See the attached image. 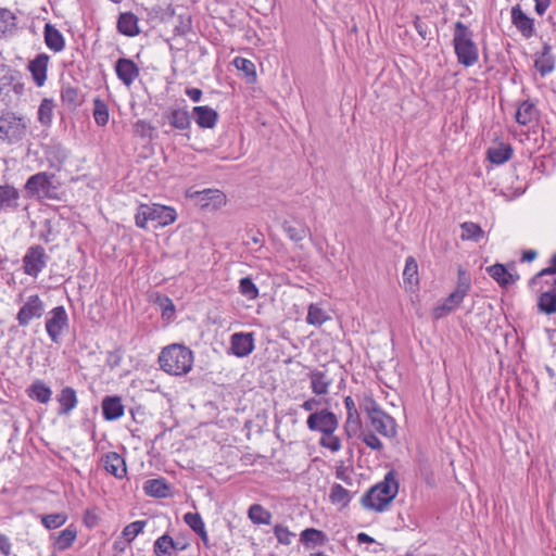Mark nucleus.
<instances>
[{"label": "nucleus", "mask_w": 556, "mask_h": 556, "mask_svg": "<svg viewBox=\"0 0 556 556\" xmlns=\"http://www.w3.org/2000/svg\"><path fill=\"white\" fill-rule=\"evenodd\" d=\"M282 228L290 240L294 242H300L305 239L309 233V228L304 224L298 222L295 225L290 222H285Z\"/></svg>", "instance_id": "36"}, {"label": "nucleus", "mask_w": 556, "mask_h": 556, "mask_svg": "<svg viewBox=\"0 0 556 556\" xmlns=\"http://www.w3.org/2000/svg\"><path fill=\"white\" fill-rule=\"evenodd\" d=\"M239 292L248 300H255L258 296V288L250 277H243L240 279Z\"/></svg>", "instance_id": "49"}, {"label": "nucleus", "mask_w": 556, "mask_h": 556, "mask_svg": "<svg viewBox=\"0 0 556 556\" xmlns=\"http://www.w3.org/2000/svg\"><path fill=\"white\" fill-rule=\"evenodd\" d=\"M48 255L41 245L27 249L23 257V269L28 276L36 278L47 265Z\"/></svg>", "instance_id": "9"}, {"label": "nucleus", "mask_w": 556, "mask_h": 556, "mask_svg": "<svg viewBox=\"0 0 556 556\" xmlns=\"http://www.w3.org/2000/svg\"><path fill=\"white\" fill-rule=\"evenodd\" d=\"M254 350L253 332H236L230 337V351L237 357H245Z\"/></svg>", "instance_id": "14"}, {"label": "nucleus", "mask_w": 556, "mask_h": 556, "mask_svg": "<svg viewBox=\"0 0 556 556\" xmlns=\"http://www.w3.org/2000/svg\"><path fill=\"white\" fill-rule=\"evenodd\" d=\"M68 328V315L64 306L52 308L46 319V331L53 343L59 344L63 332Z\"/></svg>", "instance_id": "7"}, {"label": "nucleus", "mask_w": 556, "mask_h": 556, "mask_svg": "<svg viewBox=\"0 0 556 556\" xmlns=\"http://www.w3.org/2000/svg\"><path fill=\"white\" fill-rule=\"evenodd\" d=\"M25 135L26 124L22 117H17L11 112L0 115V139L15 142L23 139Z\"/></svg>", "instance_id": "6"}, {"label": "nucleus", "mask_w": 556, "mask_h": 556, "mask_svg": "<svg viewBox=\"0 0 556 556\" xmlns=\"http://www.w3.org/2000/svg\"><path fill=\"white\" fill-rule=\"evenodd\" d=\"M125 407L119 396H105L102 400V414L105 420L112 421L124 415Z\"/></svg>", "instance_id": "25"}, {"label": "nucleus", "mask_w": 556, "mask_h": 556, "mask_svg": "<svg viewBox=\"0 0 556 556\" xmlns=\"http://www.w3.org/2000/svg\"><path fill=\"white\" fill-rule=\"evenodd\" d=\"M114 70L117 78L127 87L131 86L140 74L139 66L127 58L118 59L115 62Z\"/></svg>", "instance_id": "13"}, {"label": "nucleus", "mask_w": 556, "mask_h": 556, "mask_svg": "<svg viewBox=\"0 0 556 556\" xmlns=\"http://www.w3.org/2000/svg\"><path fill=\"white\" fill-rule=\"evenodd\" d=\"M15 14L5 8H0V33H12L16 28Z\"/></svg>", "instance_id": "45"}, {"label": "nucleus", "mask_w": 556, "mask_h": 556, "mask_svg": "<svg viewBox=\"0 0 556 556\" xmlns=\"http://www.w3.org/2000/svg\"><path fill=\"white\" fill-rule=\"evenodd\" d=\"M43 37L47 47L53 52H61L65 48V39L62 33L51 23L43 28Z\"/></svg>", "instance_id": "26"}, {"label": "nucleus", "mask_w": 556, "mask_h": 556, "mask_svg": "<svg viewBox=\"0 0 556 556\" xmlns=\"http://www.w3.org/2000/svg\"><path fill=\"white\" fill-rule=\"evenodd\" d=\"M175 36H186L192 31V18L189 14H179L177 16V24L174 27Z\"/></svg>", "instance_id": "51"}, {"label": "nucleus", "mask_w": 556, "mask_h": 556, "mask_svg": "<svg viewBox=\"0 0 556 556\" xmlns=\"http://www.w3.org/2000/svg\"><path fill=\"white\" fill-rule=\"evenodd\" d=\"M248 516L254 525H270L273 515L261 504H253L248 510Z\"/></svg>", "instance_id": "40"}, {"label": "nucleus", "mask_w": 556, "mask_h": 556, "mask_svg": "<svg viewBox=\"0 0 556 556\" xmlns=\"http://www.w3.org/2000/svg\"><path fill=\"white\" fill-rule=\"evenodd\" d=\"M488 274L501 286L507 287V269L503 264H494L486 268Z\"/></svg>", "instance_id": "54"}, {"label": "nucleus", "mask_w": 556, "mask_h": 556, "mask_svg": "<svg viewBox=\"0 0 556 556\" xmlns=\"http://www.w3.org/2000/svg\"><path fill=\"white\" fill-rule=\"evenodd\" d=\"M462 235L460 239L465 241L479 242L484 238V231L480 225L473 222H465L460 225Z\"/></svg>", "instance_id": "38"}, {"label": "nucleus", "mask_w": 556, "mask_h": 556, "mask_svg": "<svg viewBox=\"0 0 556 556\" xmlns=\"http://www.w3.org/2000/svg\"><path fill=\"white\" fill-rule=\"evenodd\" d=\"M465 298V295L458 293L456 290L451 292L448 296L444 299L443 303L437 305L432 309L433 319L439 320L447 316L450 313L455 311L460 305Z\"/></svg>", "instance_id": "18"}, {"label": "nucleus", "mask_w": 556, "mask_h": 556, "mask_svg": "<svg viewBox=\"0 0 556 556\" xmlns=\"http://www.w3.org/2000/svg\"><path fill=\"white\" fill-rule=\"evenodd\" d=\"M49 56L45 53L38 54L33 61L29 62L28 68L31 73L33 79L38 87L45 85L47 80Z\"/></svg>", "instance_id": "24"}, {"label": "nucleus", "mask_w": 556, "mask_h": 556, "mask_svg": "<svg viewBox=\"0 0 556 556\" xmlns=\"http://www.w3.org/2000/svg\"><path fill=\"white\" fill-rule=\"evenodd\" d=\"M274 534H275L277 541L280 544H285V545H289L292 541V538L294 536V534L291 531H289V529L287 527H283L282 525H276L274 527Z\"/></svg>", "instance_id": "59"}, {"label": "nucleus", "mask_w": 556, "mask_h": 556, "mask_svg": "<svg viewBox=\"0 0 556 556\" xmlns=\"http://www.w3.org/2000/svg\"><path fill=\"white\" fill-rule=\"evenodd\" d=\"M311 389L315 395H325L329 391L332 379L325 371L313 370L308 374Z\"/></svg>", "instance_id": "30"}, {"label": "nucleus", "mask_w": 556, "mask_h": 556, "mask_svg": "<svg viewBox=\"0 0 556 556\" xmlns=\"http://www.w3.org/2000/svg\"><path fill=\"white\" fill-rule=\"evenodd\" d=\"M20 192L10 185L0 186V214L10 210H16L18 206Z\"/></svg>", "instance_id": "27"}, {"label": "nucleus", "mask_w": 556, "mask_h": 556, "mask_svg": "<svg viewBox=\"0 0 556 556\" xmlns=\"http://www.w3.org/2000/svg\"><path fill=\"white\" fill-rule=\"evenodd\" d=\"M354 493H351L349 490L343 488L339 483H333L330 488L329 501L333 505H341L342 508L349 506L350 502L353 498Z\"/></svg>", "instance_id": "33"}, {"label": "nucleus", "mask_w": 556, "mask_h": 556, "mask_svg": "<svg viewBox=\"0 0 556 556\" xmlns=\"http://www.w3.org/2000/svg\"><path fill=\"white\" fill-rule=\"evenodd\" d=\"M538 308L546 315L556 313V292L554 290L542 292L539 296Z\"/></svg>", "instance_id": "41"}, {"label": "nucleus", "mask_w": 556, "mask_h": 556, "mask_svg": "<svg viewBox=\"0 0 556 556\" xmlns=\"http://www.w3.org/2000/svg\"><path fill=\"white\" fill-rule=\"evenodd\" d=\"M177 218L174 207L161 204H140L135 215L138 228L146 229L149 220L157 222L162 227L173 224Z\"/></svg>", "instance_id": "4"}, {"label": "nucleus", "mask_w": 556, "mask_h": 556, "mask_svg": "<svg viewBox=\"0 0 556 556\" xmlns=\"http://www.w3.org/2000/svg\"><path fill=\"white\" fill-rule=\"evenodd\" d=\"M60 404L58 414L60 416L68 415L78 403L76 391L72 387H64L56 396Z\"/></svg>", "instance_id": "28"}, {"label": "nucleus", "mask_w": 556, "mask_h": 556, "mask_svg": "<svg viewBox=\"0 0 556 556\" xmlns=\"http://www.w3.org/2000/svg\"><path fill=\"white\" fill-rule=\"evenodd\" d=\"M362 440L371 450L380 451L383 447L382 442L374 432L364 433Z\"/></svg>", "instance_id": "61"}, {"label": "nucleus", "mask_w": 556, "mask_h": 556, "mask_svg": "<svg viewBox=\"0 0 556 556\" xmlns=\"http://www.w3.org/2000/svg\"><path fill=\"white\" fill-rule=\"evenodd\" d=\"M143 491L149 496L164 498L169 494V485L164 478L149 479L143 483Z\"/></svg>", "instance_id": "31"}, {"label": "nucleus", "mask_w": 556, "mask_h": 556, "mask_svg": "<svg viewBox=\"0 0 556 556\" xmlns=\"http://www.w3.org/2000/svg\"><path fill=\"white\" fill-rule=\"evenodd\" d=\"M453 47L459 64L470 67L478 62L479 50L473 41V33L460 21L454 25Z\"/></svg>", "instance_id": "3"}, {"label": "nucleus", "mask_w": 556, "mask_h": 556, "mask_svg": "<svg viewBox=\"0 0 556 556\" xmlns=\"http://www.w3.org/2000/svg\"><path fill=\"white\" fill-rule=\"evenodd\" d=\"M203 206L212 204L213 208L222 207L226 204V195L224 192L217 189H204L198 192Z\"/></svg>", "instance_id": "34"}, {"label": "nucleus", "mask_w": 556, "mask_h": 556, "mask_svg": "<svg viewBox=\"0 0 556 556\" xmlns=\"http://www.w3.org/2000/svg\"><path fill=\"white\" fill-rule=\"evenodd\" d=\"M45 314V303L38 294L28 296L16 314L18 326L27 327L35 318H40Z\"/></svg>", "instance_id": "10"}, {"label": "nucleus", "mask_w": 556, "mask_h": 556, "mask_svg": "<svg viewBox=\"0 0 556 556\" xmlns=\"http://www.w3.org/2000/svg\"><path fill=\"white\" fill-rule=\"evenodd\" d=\"M344 406L346 409V420L344 424V431L348 438H352L356 435V433L361 429V419L359 414L356 408L355 402L352 396H346L344 399Z\"/></svg>", "instance_id": "17"}, {"label": "nucleus", "mask_w": 556, "mask_h": 556, "mask_svg": "<svg viewBox=\"0 0 556 556\" xmlns=\"http://www.w3.org/2000/svg\"><path fill=\"white\" fill-rule=\"evenodd\" d=\"M195 124L203 129H212L216 126L219 115L216 110L207 105H198L192 109Z\"/></svg>", "instance_id": "16"}, {"label": "nucleus", "mask_w": 556, "mask_h": 556, "mask_svg": "<svg viewBox=\"0 0 556 556\" xmlns=\"http://www.w3.org/2000/svg\"><path fill=\"white\" fill-rule=\"evenodd\" d=\"M233 62L238 70L244 72L247 76H251L253 80L255 79V65L252 61L243 58H236Z\"/></svg>", "instance_id": "58"}, {"label": "nucleus", "mask_w": 556, "mask_h": 556, "mask_svg": "<svg viewBox=\"0 0 556 556\" xmlns=\"http://www.w3.org/2000/svg\"><path fill=\"white\" fill-rule=\"evenodd\" d=\"M328 318V315L323 308L315 304L309 305L306 316V321L309 325L321 326Z\"/></svg>", "instance_id": "50"}, {"label": "nucleus", "mask_w": 556, "mask_h": 556, "mask_svg": "<svg viewBox=\"0 0 556 556\" xmlns=\"http://www.w3.org/2000/svg\"><path fill=\"white\" fill-rule=\"evenodd\" d=\"M174 546V539L165 533L157 538L153 545V552L156 556H172V547Z\"/></svg>", "instance_id": "44"}, {"label": "nucleus", "mask_w": 556, "mask_h": 556, "mask_svg": "<svg viewBox=\"0 0 556 556\" xmlns=\"http://www.w3.org/2000/svg\"><path fill=\"white\" fill-rule=\"evenodd\" d=\"M77 538V530L74 526H68L62 530L55 539L54 547L60 551L68 549Z\"/></svg>", "instance_id": "37"}, {"label": "nucleus", "mask_w": 556, "mask_h": 556, "mask_svg": "<svg viewBox=\"0 0 556 556\" xmlns=\"http://www.w3.org/2000/svg\"><path fill=\"white\" fill-rule=\"evenodd\" d=\"M184 521L194 533L205 528V523L199 513H186L184 515Z\"/></svg>", "instance_id": "56"}, {"label": "nucleus", "mask_w": 556, "mask_h": 556, "mask_svg": "<svg viewBox=\"0 0 556 556\" xmlns=\"http://www.w3.org/2000/svg\"><path fill=\"white\" fill-rule=\"evenodd\" d=\"M134 128H135V132L142 137V138H146V137H151V132L152 130L154 129L151 124H149L148 122L143 121V119H139L135 123L134 125Z\"/></svg>", "instance_id": "62"}, {"label": "nucleus", "mask_w": 556, "mask_h": 556, "mask_svg": "<svg viewBox=\"0 0 556 556\" xmlns=\"http://www.w3.org/2000/svg\"><path fill=\"white\" fill-rule=\"evenodd\" d=\"M465 298V295L458 293L456 290L451 292L448 296L444 299L443 303L437 305L432 309L433 319L439 320L447 316L450 313L455 311L460 305Z\"/></svg>", "instance_id": "19"}, {"label": "nucleus", "mask_w": 556, "mask_h": 556, "mask_svg": "<svg viewBox=\"0 0 556 556\" xmlns=\"http://www.w3.org/2000/svg\"><path fill=\"white\" fill-rule=\"evenodd\" d=\"M147 520H136L127 525L123 531L122 536L126 539L128 543H131L136 536H138L144 529Z\"/></svg>", "instance_id": "48"}, {"label": "nucleus", "mask_w": 556, "mask_h": 556, "mask_svg": "<svg viewBox=\"0 0 556 556\" xmlns=\"http://www.w3.org/2000/svg\"><path fill=\"white\" fill-rule=\"evenodd\" d=\"M513 156L510 144L501 143L497 147L489 148L486 151L488 160L496 165L506 163Z\"/></svg>", "instance_id": "32"}, {"label": "nucleus", "mask_w": 556, "mask_h": 556, "mask_svg": "<svg viewBox=\"0 0 556 556\" xmlns=\"http://www.w3.org/2000/svg\"><path fill=\"white\" fill-rule=\"evenodd\" d=\"M122 362V351L121 349H116L109 353L108 364L111 368L118 367Z\"/></svg>", "instance_id": "64"}, {"label": "nucleus", "mask_w": 556, "mask_h": 556, "mask_svg": "<svg viewBox=\"0 0 556 556\" xmlns=\"http://www.w3.org/2000/svg\"><path fill=\"white\" fill-rule=\"evenodd\" d=\"M306 426L311 431L331 434V431L338 429L339 419L334 413L325 408L311 413L307 417Z\"/></svg>", "instance_id": "8"}, {"label": "nucleus", "mask_w": 556, "mask_h": 556, "mask_svg": "<svg viewBox=\"0 0 556 556\" xmlns=\"http://www.w3.org/2000/svg\"><path fill=\"white\" fill-rule=\"evenodd\" d=\"M556 275V252L552 255L549 260V265L542 270H540L538 274H535L531 280L530 286H535L538 281L544 277V276H553Z\"/></svg>", "instance_id": "57"}, {"label": "nucleus", "mask_w": 556, "mask_h": 556, "mask_svg": "<svg viewBox=\"0 0 556 556\" xmlns=\"http://www.w3.org/2000/svg\"><path fill=\"white\" fill-rule=\"evenodd\" d=\"M157 304L161 306L162 308V315L164 317H170L174 315L175 313V305L172 301V299H169L167 295H163V296H159L157 298Z\"/></svg>", "instance_id": "60"}, {"label": "nucleus", "mask_w": 556, "mask_h": 556, "mask_svg": "<svg viewBox=\"0 0 556 556\" xmlns=\"http://www.w3.org/2000/svg\"><path fill=\"white\" fill-rule=\"evenodd\" d=\"M510 15L513 25L520 31V34L525 38L529 39L534 35V20L528 16L521 10V7L519 4H516L511 8Z\"/></svg>", "instance_id": "15"}, {"label": "nucleus", "mask_w": 556, "mask_h": 556, "mask_svg": "<svg viewBox=\"0 0 556 556\" xmlns=\"http://www.w3.org/2000/svg\"><path fill=\"white\" fill-rule=\"evenodd\" d=\"M331 431V434H323L318 443L321 447L328 448L331 452H339L342 447L341 439Z\"/></svg>", "instance_id": "53"}, {"label": "nucleus", "mask_w": 556, "mask_h": 556, "mask_svg": "<svg viewBox=\"0 0 556 556\" xmlns=\"http://www.w3.org/2000/svg\"><path fill=\"white\" fill-rule=\"evenodd\" d=\"M66 520L67 515L64 513L49 514L41 517V523L49 530L60 528Z\"/></svg>", "instance_id": "52"}, {"label": "nucleus", "mask_w": 556, "mask_h": 556, "mask_svg": "<svg viewBox=\"0 0 556 556\" xmlns=\"http://www.w3.org/2000/svg\"><path fill=\"white\" fill-rule=\"evenodd\" d=\"M162 117L172 129L187 131L191 128V115L186 105H172L163 112Z\"/></svg>", "instance_id": "11"}, {"label": "nucleus", "mask_w": 556, "mask_h": 556, "mask_svg": "<svg viewBox=\"0 0 556 556\" xmlns=\"http://www.w3.org/2000/svg\"><path fill=\"white\" fill-rule=\"evenodd\" d=\"M61 100L66 108L75 110L83 104L84 96L79 88L66 84L62 86Z\"/></svg>", "instance_id": "29"}, {"label": "nucleus", "mask_w": 556, "mask_h": 556, "mask_svg": "<svg viewBox=\"0 0 556 556\" xmlns=\"http://www.w3.org/2000/svg\"><path fill=\"white\" fill-rule=\"evenodd\" d=\"M555 62V56L552 54V47L547 42H544L542 52L538 54L534 60V67L541 76L544 77L554 71Z\"/></svg>", "instance_id": "23"}, {"label": "nucleus", "mask_w": 556, "mask_h": 556, "mask_svg": "<svg viewBox=\"0 0 556 556\" xmlns=\"http://www.w3.org/2000/svg\"><path fill=\"white\" fill-rule=\"evenodd\" d=\"M301 541L306 546H317L324 545L327 541V536L321 530L315 528H307L304 531H302Z\"/></svg>", "instance_id": "42"}, {"label": "nucleus", "mask_w": 556, "mask_h": 556, "mask_svg": "<svg viewBox=\"0 0 556 556\" xmlns=\"http://www.w3.org/2000/svg\"><path fill=\"white\" fill-rule=\"evenodd\" d=\"M28 396L38 401L41 404H47L51 400L52 391L42 381L36 380L27 390Z\"/></svg>", "instance_id": "35"}, {"label": "nucleus", "mask_w": 556, "mask_h": 556, "mask_svg": "<svg viewBox=\"0 0 556 556\" xmlns=\"http://www.w3.org/2000/svg\"><path fill=\"white\" fill-rule=\"evenodd\" d=\"M116 27L119 34L127 37H135L140 34L139 18L132 12L121 13Z\"/></svg>", "instance_id": "22"}, {"label": "nucleus", "mask_w": 556, "mask_h": 556, "mask_svg": "<svg viewBox=\"0 0 556 556\" xmlns=\"http://www.w3.org/2000/svg\"><path fill=\"white\" fill-rule=\"evenodd\" d=\"M536 110L533 103L526 100L516 111V122L522 126L529 125L535 118Z\"/></svg>", "instance_id": "39"}, {"label": "nucleus", "mask_w": 556, "mask_h": 556, "mask_svg": "<svg viewBox=\"0 0 556 556\" xmlns=\"http://www.w3.org/2000/svg\"><path fill=\"white\" fill-rule=\"evenodd\" d=\"M365 412L375 431L386 438H394L397 434L395 419L384 413L376 401L370 400L365 406Z\"/></svg>", "instance_id": "5"}, {"label": "nucleus", "mask_w": 556, "mask_h": 556, "mask_svg": "<svg viewBox=\"0 0 556 556\" xmlns=\"http://www.w3.org/2000/svg\"><path fill=\"white\" fill-rule=\"evenodd\" d=\"M403 280L410 286L418 283V264L413 256H408L405 261Z\"/></svg>", "instance_id": "46"}, {"label": "nucleus", "mask_w": 556, "mask_h": 556, "mask_svg": "<svg viewBox=\"0 0 556 556\" xmlns=\"http://www.w3.org/2000/svg\"><path fill=\"white\" fill-rule=\"evenodd\" d=\"M53 102L50 99H43L38 109V118L41 124L48 125L52 121Z\"/></svg>", "instance_id": "55"}, {"label": "nucleus", "mask_w": 556, "mask_h": 556, "mask_svg": "<svg viewBox=\"0 0 556 556\" xmlns=\"http://www.w3.org/2000/svg\"><path fill=\"white\" fill-rule=\"evenodd\" d=\"M52 177L53 175H49L46 172H40L30 176L25 184L26 192L30 197L39 195L42 193L45 197L52 198L50 193V189L52 187Z\"/></svg>", "instance_id": "12"}, {"label": "nucleus", "mask_w": 556, "mask_h": 556, "mask_svg": "<svg viewBox=\"0 0 556 556\" xmlns=\"http://www.w3.org/2000/svg\"><path fill=\"white\" fill-rule=\"evenodd\" d=\"M43 151L51 168L60 169L68 156V151L59 142L46 144Z\"/></svg>", "instance_id": "21"}, {"label": "nucleus", "mask_w": 556, "mask_h": 556, "mask_svg": "<svg viewBox=\"0 0 556 556\" xmlns=\"http://www.w3.org/2000/svg\"><path fill=\"white\" fill-rule=\"evenodd\" d=\"M104 469L117 479L127 473L125 459L116 452H109L102 457Z\"/></svg>", "instance_id": "20"}, {"label": "nucleus", "mask_w": 556, "mask_h": 556, "mask_svg": "<svg viewBox=\"0 0 556 556\" xmlns=\"http://www.w3.org/2000/svg\"><path fill=\"white\" fill-rule=\"evenodd\" d=\"M159 364L162 370L169 375L182 376L192 369V351L178 343L165 346L159 355Z\"/></svg>", "instance_id": "2"}, {"label": "nucleus", "mask_w": 556, "mask_h": 556, "mask_svg": "<svg viewBox=\"0 0 556 556\" xmlns=\"http://www.w3.org/2000/svg\"><path fill=\"white\" fill-rule=\"evenodd\" d=\"M16 72L11 70L4 71V73L0 76V93H2L5 89H8L15 79Z\"/></svg>", "instance_id": "63"}, {"label": "nucleus", "mask_w": 556, "mask_h": 556, "mask_svg": "<svg viewBox=\"0 0 556 556\" xmlns=\"http://www.w3.org/2000/svg\"><path fill=\"white\" fill-rule=\"evenodd\" d=\"M454 290H456L458 293H462L465 296H467V294L471 290V276L462 266H458L457 269V282Z\"/></svg>", "instance_id": "47"}, {"label": "nucleus", "mask_w": 556, "mask_h": 556, "mask_svg": "<svg viewBox=\"0 0 556 556\" xmlns=\"http://www.w3.org/2000/svg\"><path fill=\"white\" fill-rule=\"evenodd\" d=\"M396 472L390 470L382 481L371 486L362 497L361 504L367 510L382 513L388 509L399 493Z\"/></svg>", "instance_id": "1"}, {"label": "nucleus", "mask_w": 556, "mask_h": 556, "mask_svg": "<svg viewBox=\"0 0 556 556\" xmlns=\"http://www.w3.org/2000/svg\"><path fill=\"white\" fill-rule=\"evenodd\" d=\"M92 115L98 126H105L109 123L110 112L108 104L100 98L93 100Z\"/></svg>", "instance_id": "43"}]
</instances>
